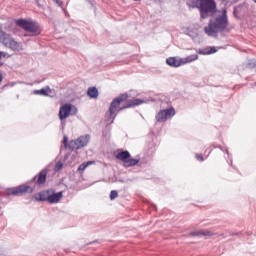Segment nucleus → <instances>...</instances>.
Wrapping results in <instances>:
<instances>
[{
  "mask_svg": "<svg viewBox=\"0 0 256 256\" xmlns=\"http://www.w3.org/2000/svg\"><path fill=\"white\" fill-rule=\"evenodd\" d=\"M117 197H119V192H117V190H112L110 192V200L113 201L117 199Z\"/></svg>",
  "mask_w": 256,
  "mask_h": 256,
  "instance_id": "obj_22",
  "label": "nucleus"
},
{
  "mask_svg": "<svg viewBox=\"0 0 256 256\" xmlns=\"http://www.w3.org/2000/svg\"><path fill=\"white\" fill-rule=\"evenodd\" d=\"M48 173H49V170L43 169L42 171L39 172L38 178H37V176H34L31 179L30 183H35V181H36V185H44L45 181H47Z\"/></svg>",
  "mask_w": 256,
  "mask_h": 256,
  "instance_id": "obj_11",
  "label": "nucleus"
},
{
  "mask_svg": "<svg viewBox=\"0 0 256 256\" xmlns=\"http://www.w3.org/2000/svg\"><path fill=\"white\" fill-rule=\"evenodd\" d=\"M63 168V163H61V162H58L57 164H56V169H62Z\"/></svg>",
  "mask_w": 256,
  "mask_h": 256,
  "instance_id": "obj_27",
  "label": "nucleus"
},
{
  "mask_svg": "<svg viewBox=\"0 0 256 256\" xmlns=\"http://www.w3.org/2000/svg\"><path fill=\"white\" fill-rule=\"evenodd\" d=\"M225 153H227V155H229V150L226 149V150H225Z\"/></svg>",
  "mask_w": 256,
  "mask_h": 256,
  "instance_id": "obj_29",
  "label": "nucleus"
},
{
  "mask_svg": "<svg viewBox=\"0 0 256 256\" xmlns=\"http://www.w3.org/2000/svg\"><path fill=\"white\" fill-rule=\"evenodd\" d=\"M50 193H51V189L43 190V191L36 194L35 199L38 202H45L46 201L48 203Z\"/></svg>",
  "mask_w": 256,
  "mask_h": 256,
  "instance_id": "obj_14",
  "label": "nucleus"
},
{
  "mask_svg": "<svg viewBox=\"0 0 256 256\" xmlns=\"http://www.w3.org/2000/svg\"><path fill=\"white\" fill-rule=\"evenodd\" d=\"M199 55H213V53H217V49L215 47H211L210 50L207 49H199Z\"/></svg>",
  "mask_w": 256,
  "mask_h": 256,
  "instance_id": "obj_18",
  "label": "nucleus"
},
{
  "mask_svg": "<svg viewBox=\"0 0 256 256\" xmlns=\"http://www.w3.org/2000/svg\"><path fill=\"white\" fill-rule=\"evenodd\" d=\"M63 199V191L55 193V190L50 189V194L48 196V203L50 205H55V203H59Z\"/></svg>",
  "mask_w": 256,
  "mask_h": 256,
  "instance_id": "obj_12",
  "label": "nucleus"
},
{
  "mask_svg": "<svg viewBox=\"0 0 256 256\" xmlns=\"http://www.w3.org/2000/svg\"><path fill=\"white\" fill-rule=\"evenodd\" d=\"M3 57H7V53H5V52H0V67H3V62H1V59H2Z\"/></svg>",
  "mask_w": 256,
  "mask_h": 256,
  "instance_id": "obj_25",
  "label": "nucleus"
},
{
  "mask_svg": "<svg viewBox=\"0 0 256 256\" xmlns=\"http://www.w3.org/2000/svg\"><path fill=\"white\" fill-rule=\"evenodd\" d=\"M219 149H221V151H223V148H221V146H218Z\"/></svg>",
  "mask_w": 256,
  "mask_h": 256,
  "instance_id": "obj_30",
  "label": "nucleus"
},
{
  "mask_svg": "<svg viewBox=\"0 0 256 256\" xmlns=\"http://www.w3.org/2000/svg\"><path fill=\"white\" fill-rule=\"evenodd\" d=\"M8 195H13L14 197H19L20 195H25V193H33V188L27 185H20L14 188H8L7 190Z\"/></svg>",
  "mask_w": 256,
  "mask_h": 256,
  "instance_id": "obj_8",
  "label": "nucleus"
},
{
  "mask_svg": "<svg viewBox=\"0 0 256 256\" xmlns=\"http://www.w3.org/2000/svg\"><path fill=\"white\" fill-rule=\"evenodd\" d=\"M87 95L90 99H97L99 97V90L97 87H89L87 90Z\"/></svg>",
  "mask_w": 256,
  "mask_h": 256,
  "instance_id": "obj_17",
  "label": "nucleus"
},
{
  "mask_svg": "<svg viewBox=\"0 0 256 256\" xmlns=\"http://www.w3.org/2000/svg\"><path fill=\"white\" fill-rule=\"evenodd\" d=\"M189 9H198L200 19L205 20L217 13V2L215 0H187Z\"/></svg>",
  "mask_w": 256,
  "mask_h": 256,
  "instance_id": "obj_1",
  "label": "nucleus"
},
{
  "mask_svg": "<svg viewBox=\"0 0 256 256\" xmlns=\"http://www.w3.org/2000/svg\"><path fill=\"white\" fill-rule=\"evenodd\" d=\"M130 158H131V154L127 150L122 151L116 155V159H118L119 161H122V163H124V165H125V163H127L128 159H130Z\"/></svg>",
  "mask_w": 256,
  "mask_h": 256,
  "instance_id": "obj_15",
  "label": "nucleus"
},
{
  "mask_svg": "<svg viewBox=\"0 0 256 256\" xmlns=\"http://www.w3.org/2000/svg\"><path fill=\"white\" fill-rule=\"evenodd\" d=\"M3 81V75L0 74V83Z\"/></svg>",
  "mask_w": 256,
  "mask_h": 256,
  "instance_id": "obj_28",
  "label": "nucleus"
},
{
  "mask_svg": "<svg viewBox=\"0 0 256 256\" xmlns=\"http://www.w3.org/2000/svg\"><path fill=\"white\" fill-rule=\"evenodd\" d=\"M88 165H93V161H88V162L82 163V164L78 167V171H85V168H86Z\"/></svg>",
  "mask_w": 256,
  "mask_h": 256,
  "instance_id": "obj_21",
  "label": "nucleus"
},
{
  "mask_svg": "<svg viewBox=\"0 0 256 256\" xmlns=\"http://www.w3.org/2000/svg\"><path fill=\"white\" fill-rule=\"evenodd\" d=\"M63 144L66 149H69V138L67 136L63 137Z\"/></svg>",
  "mask_w": 256,
  "mask_h": 256,
  "instance_id": "obj_24",
  "label": "nucleus"
},
{
  "mask_svg": "<svg viewBox=\"0 0 256 256\" xmlns=\"http://www.w3.org/2000/svg\"><path fill=\"white\" fill-rule=\"evenodd\" d=\"M248 67H249V69H255V67H256V60L255 59L254 60H250L248 62Z\"/></svg>",
  "mask_w": 256,
  "mask_h": 256,
  "instance_id": "obj_23",
  "label": "nucleus"
},
{
  "mask_svg": "<svg viewBox=\"0 0 256 256\" xmlns=\"http://www.w3.org/2000/svg\"><path fill=\"white\" fill-rule=\"evenodd\" d=\"M134 1H139V0H134Z\"/></svg>",
  "mask_w": 256,
  "mask_h": 256,
  "instance_id": "obj_34",
  "label": "nucleus"
},
{
  "mask_svg": "<svg viewBox=\"0 0 256 256\" xmlns=\"http://www.w3.org/2000/svg\"><path fill=\"white\" fill-rule=\"evenodd\" d=\"M175 117V108L161 110L155 116L157 123H165L168 119Z\"/></svg>",
  "mask_w": 256,
  "mask_h": 256,
  "instance_id": "obj_9",
  "label": "nucleus"
},
{
  "mask_svg": "<svg viewBox=\"0 0 256 256\" xmlns=\"http://www.w3.org/2000/svg\"><path fill=\"white\" fill-rule=\"evenodd\" d=\"M89 141H91V135H82L76 140H71L68 147L71 151H77L79 149H83V147H87V145H89Z\"/></svg>",
  "mask_w": 256,
  "mask_h": 256,
  "instance_id": "obj_7",
  "label": "nucleus"
},
{
  "mask_svg": "<svg viewBox=\"0 0 256 256\" xmlns=\"http://www.w3.org/2000/svg\"><path fill=\"white\" fill-rule=\"evenodd\" d=\"M254 3H256V0H252Z\"/></svg>",
  "mask_w": 256,
  "mask_h": 256,
  "instance_id": "obj_32",
  "label": "nucleus"
},
{
  "mask_svg": "<svg viewBox=\"0 0 256 256\" xmlns=\"http://www.w3.org/2000/svg\"><path fill=\"white\" fill-rule=\"evenodd\" d=\"M196 159L198 161H204L203 155L202 154H196Z\"/></svg>",
  "mask_w": 256,
  "mask_h": 256,
  "instance_id": "obj_26",
  "label": "nucleus"
},
{
  "mask_svg": "<svg viewBox=\"0 0 256 256\" xmlns=\"http://www.w3.org/2000/svg\"><path fill=\"white\" fill-rule=\"evenodd\" d=\"M143 103H145V101L139 98L127 100L126 103L118 109V113L119 111H123V109H131L132 107H138V105H143Z\"/></svg>",
  "mask_w": 256,
  "mask_h": 256,
  "instance_id": "obj_10",
  "label": "nucleus"
},
{
  "mask_svg": "<svg viewBox=\"0 0 256 256\" xmlns=\"http://www.w3.org/2000/svg\"><path fill=\"white\" fill-rule=\"evenodd\" d=\"M46 89H48V91H51V90H49V87H48V88H46Z\"/></svg>",
  "mask_w": 256,
  "mask_h": 256,
  "instance_id": "obj_33",
  "label": "nucleus"
},
{
  "mask_svg": "<svg viewBox=\"0 0 256 256\" xmlns=\"http://www.w3.org/2000/svg\"><path fill=\"white\" fill-rule=\"evenodd\" d=\"M16 25L18 27H21V29H24L27 33L24 37H37V35H41V27L39 26V23L33 20H26V19H18L16 21Z\"/></svg>",
  "mask_w": 256,
  "mask_h": 256,
  "instance_id": "obj_3",
  "label": "nucleus"
},
{
  "mask_svg": "<svg viewBox=\"0 0 256 256\" xmlns=\"http://www.w3.org/2000/svg\"><path fill=\"white\" fill-rule=\"evenodd\" d=\"M36 3H39V0H35Z\"/></svg>",
  "mask_w": 256,
  "mask_h": 256,
  "instance_id": "obj_31",
  "label": "nucleus"
},
{
  "mask_svg": "<svg viewBox=\"0 0 256 256\" xmlns=\"http://www.w3.org/2000/svg\"><path fill=\"white\" fill-rule=\"evenodd\" d=\"M197 59H199V55L192 54L184 59L169 57L168 59H166V63L167 65H169V67H181V65H185V63H193V61H197Z\"/></svg>",
  "mask_w": 256,
  "mask_h": 256,
  "instance_id": "obj_6",
  "label": "nucleus"
},
{
  "mask_svg": "<svg viewBox=\"0 0 256 256\" xmlns=\"http://www.w3.org/2000/svg\"><path fill=\"white\" fill-rule=\"evenodd\" d=\"M71 115V104H65L64 106L60 107L59 110V119L63 121V119H67Z\"/></svg>",
  "mask_w": 256,
  "mask_h": 256,
  "instance_id": "obj_13",
  "label": "nucleus"
},
{
  "mask_svg": "<svg viewBox=\"0 0 256 256\" xmlns=\"http://www.w3.org/2000/svg\"><path fill=\"white\" fill-rule=\"evenodd\" d=\"M0 41L5 45V47H8L12 51H20L21 50V44L15 39L11 37V35L5 33L3 30H0Z\"/></svg>",
  "mask_w": 256,
  "mask_h": 256,
  "instance_id": "obj_5",
  "label": "nucleus"
},
{
  "mask_svg": "<svg viewBox=\"0 0 256 256\" xmlns=\"http://www.w3.org/2000/svg\"><path fill=\"white\" fill-rule=\"evenodd\" d=\"M211 235H213V233L207 230L193 231L190 233V237H211Z\"/></svg>",
  "mask_w": 256,
  "mask_h": 256,
  "instance_id": "obj_16",
  "label": "nucleus"
},
{
  "mask_svg": "<svg viewBox=\"0 0 256 256\" xmlns=\"http://www.w3.org/2000/svg\"><path fill=\"white\" fill-rule=\"evenodd\" d=\"M229 27V18L227 16V9H222V14L212 18L208 22V26L204 27V32L208 37H213L217 33H223Z\"/></svg>",
  "mask_w": 256,
  "mask_h": 256,
  "instance_id": "obj_2",
  "label": "nucleus"
},
{
  "mask_svg": "<svg viewBox=\"0 0 256 256\" xmlns=\"http://www.w3.org/2000/svg\"><path fill=\"white\" fill-rule=\"evenodd\" d=\"M139 163L137 158H128V161L125 162L124 167H135Z\"/></svg>",
  "mask_w": 256,
  "mask_h": 256,
  "instance_id": "obj_19",
  "label": "nucleus"
},
{
  "mask_svg": "<svg viewBox=\"0 0 256 256\" xmlns=\"http://www.w3.org/2000/svg\"><path fill=\"white\" fill-rule=\"evenodd\" d=\"M129 99L128 93L120 94L118 97H116L110 104L108 114H106V121H110V123H113L115 121V117H117V114H115V111H117V108L123 101H127Z\"/></svg>",
  "mask_w": 256,
  "mask_h": 256,
  "instance_id": "obj_4",
  "label": "nucleus"
},
{
  "mask_svg": "<svg viewBox=\"0 0 256 256\" xmlns=\"http://www.w3.org/2000/svg\"><path fill=\"white\" fill-rule=\"evenodd\" d=\"M34 95H43L44 97H47L49 95V91L47 88H42L40 90H35Z\"/></svg>",
  "mask_w": 256,
  "mask_h": 256,
  "instance_id": "obj_20",
  "label": "nucleus"
}]
</instances>
